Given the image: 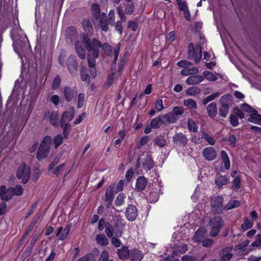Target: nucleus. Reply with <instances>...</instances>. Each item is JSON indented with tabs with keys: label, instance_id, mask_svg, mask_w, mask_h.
Masks as SVG:
<instances>
[{
	"label": "nucleus",
	"instance_id": "nucleus-63",
	"mask_svg": "<svg viewBox=\"0 0 261 261\" xmlns=\"http://www.w3.org/2000/svg\"><path fill=\"white\" fill-rule=\"evenodd\" d=\"M240 109L243 111L251 113L254 111L250 106L246 103L241 104L240 105Z\"/></svg>",
	"mask_w": 261,
	"mask_h": 261
},
{
	"label": "nucleus",
	"instance_id": "nucleus-16",
	"mask_svg": "<svg viewBox=\"0 0 261 261\" xmlns=\"http://www.w3.org/2000/svg\"><path fill=\"white\" fill-rule=\"evenodd\" d=\"M125 216L129 221H134L137 216V209L136 206L133 204L129 205L126 208Z\"/></svg>",
	"mask_w": 261,
	"mask_h": 261
},
{
	"label": "nucleus",
	"instance_id": "nucleus-43",
	"mask_svg": "<svg viewBox=\"0 0 261 261\" xmlns=\"http://www.w3.org/2000/svg\"><path fill=\"white\" fill-rule=\"evenodd\" d=\"M187 124L188 128L190 131L193 132L194 133H196L197 132V125L193 120L191 119H188Z\"/></svg>",
	"mask_w": 261,
	"mask_h": 261
},
{
	"label": "nucleus",
	"instance_id": "nucleus-62",
	"mask_svg": "<svg viewBox=\"0 0 261 261\" xmlns=\"http://www.w3.org/2000/svg\"><path fill=\"white\" fill-rule=\"evenodd\" d=\"M84 94L82 93H80L78 94L77 98V107L79 109L81 108L83 106V103L84 101Z\"/></svg>",
	"mask_w": 261,
	"mask_h": 261
},
{
	"label": "nucleus",
	"instance_id": "nucleus-9",
	"mask_svg": "<svg viewBox=\"0 0 261 261\" xmlns=\"http://www.w3.org/2000/svg\"><path fill=\"white\" fill-rule=\"evenodd\" d=\"M113 220L115 221L114 227L118 228L117 230L115 231V235L117 237H121L123 233V228L124 226V224L122 223V218L120 215H115L113 217Z\"/></svg>",
	"mask_w": 261,
	"mask_h": 261
},
{
	"label": "nucleus",
	"instance_id": "nucleus-48",
	"mask_svg": "<svg viewBox=\"0 0 261 261\" xmlns=\"http://www.w3.org/2000/svg\"><path fill=\"white\" fill-rule=\"evenodd\" d=\"M203 74L204 77L210 81L214 82L217 80V77L210 71H204Z\"/></svg>",
	"mask_w": 261,
	"mask_h": 261
},
{
	"label": "nucleus",
	"instance_id": "nucleus-53",
	"mask_svg": "<svg viewBox=\"0 0 261 261\" xmlns=\"http://www.w3.org/2000/svg\"><path fill=\"white\" fill-rule=\"evenodd\" d=\"M63 140V137L62 134H59L54 138V142L55 144V147L56 148H57L62 143Z\"/></svg>",
	"mask_w": 261,
	"mask_h": 261
},
{
	"label": "nucleus",
	"instance_id": "nucleus-40",
	"mask_svg": "<svg viewBox=\"0 0 261 261\" xmlns=\"http://www.w3.org/2000/svg\"><path fill=\"white\" fill-rule=\"evenodd\" d=\"M201 90L197 87H191L189 88L187 91L186 94L190 96H195L200 93Z\"/></svg>",
	"mask_w": 261,
	"mask_h": 261
},
{
	"label": "nucleus",
	"instance_id": "nucleus-60",
	"mask_svg": "<svg viewBox=\"0 0 261 261\" xmlns=\"http://www.w3.org/2000/svg\"><path fill=\"white\" fill-rule=\"evenodd\" d=\"M108 16L109 24H110L111 25H114L115 17V11L114 10H111L110 11Z\"/></svg>",
	"mask_w": 261,
	"mask_h": 261
},
{
	"label": "nucleus",
	"instance_id": "nucleus-5",
	"mask_svg": "<svg viewBox=\"0 0 261 261\" xmlns=\"http://www.w3.org/2000/svg\"><path fill=\"white\" fill-rule=\"evenodd\" d=\"M94 24L95 28L99 25L102 31L107 32L108 30V19L107 18V15L105 13H102L101 15H99L94 20Z\"/></svg>",
	"mask_w": 261,
	"mask_h": 261
},
{
	"label": "nucleus",
	"instance_id": "nucleus-41",
	"mask_svg": "<svg viewBox=\"0 0 261 261\" xmlns=\"http://www.w3.org/2000/svg\"><path fill=\"white\" fill-rule=\"evenodd\" d=\"M188 250V246L186 244H181L175 247L174 253L176 254H182Z\"/></svg>",
	"mask_w": 261,
	"mask_h": 261
},
{
	"label": "nucleus",
	"instance_id": "nucleus-39",
	"mask_svg": "<svg viewBox=\"0 0 261 261\" xmlns=\"http://www.w3.org/2000/svg\"><path fill=\"white\" fill-rule=\"evenodd\" d=\"M154 144L160 147H163L166 145V141L163 137L162 136H159L154 139Z\"/></svg>",
	"mask_w": 261,
	"mask_h": 261
},
{
	"label": "nucleus",
	"instance_id": "nucleus-35",
	"mask_svg": "<svg viewBox=\"0 0 261 261\" xmlns=\"http://www.w3.org/2000/svg\"><path fill=\"white\" fill-rule=\"evenodd\" d=\"M117 253L120 259H125L129 256L130 254L129 250L126 247H123L121 249H118Z\"/></svg>",
	"mask_w": 261,
	"mask_h": 261
},
{
	"label": "nucleus",
	"instance_id": "nucleus-20",
	"mask_svg": "<svg viewBox=\"0 0 261 261\" xmlns=\"http://www.w3.org/2000/svg\"><path fill=\"white\" fill-rule=\"evenodd\" d=\"M147 179L143 176L139 177L136 181V188L139 192L144 190L147 185Z\"/></svg>",
	"mask_w": 261,
	"mask_h": 261
},
{
	"label": "nucleus",
	"instance_id": "nucleus-11",
	"mask_svg": "<svg viewBox=\"0 0 261 261\" xmlns=\"http://www.w3.org/2000/svg\"><path fill=\"white\" fill-rule=\"evenodd\" d=\"M173 143L177 146H185L188 142V139L183 133H176L173 138Z\"/></svg>",
	"mask_w": 261,
	"mask_h": 261
},
{
	"label": "nucleus",
	"instance_id": "nucleus-6",
	"mask_svg": "<svg viewBox=\"0 0 261 261\" xmlns=\"http://www.w3.org/2000/svg\"><path fill=\"white\" fill-rule=\"evenodd\" d=\"M117 12L121 20L117 21L116 23L114 22V25H115L116 31L118 32L120 35H121L123 30L122 22H125L126 18L123 12V7L121 5H119L117 7Z\"/></svg>",
	"mask_w": 261,
	"mask_h": 261
},
{
	"label": "nucleus",
	"instance_id": "nucleus-51",
	"mask_svg": "<svg viewBox=\"0 0 261 261\" xmlns=\"http://www.w3.org/2000/svg\"><path fill=\"white\" fill-rule=\"evenodd\" d=\"M71 227V226L70 224H68L66 226L63 231L61 233V235L59 237L60 240L63 241L67 238L70 232Z\"/></svg>",
	"mask_w": 261,
	"mask_h": 261
},
{
	"label": "nucleus",
	"instance_id": "nucleus-18",
	"mask_svg": "<svg viewBox=\"0 0 261 261\" xmlns=\"http://www.w3.org/2000/svg\"><path fill=\"white\" fill-rule=\"evenodd\" d=\"M74 114V108L73 107H71L69 108V111L63 112L60 120H63V122H69L73 119Z\"/></svg>",
	"mask_w": 261,
	"mask_h": 261
},
{
	"label": "nucleus",
	"instance_id": "nucleus-49",
	"mask_svg": "<svg viewBox=\"0 0 261 261\" xmlns=\"http://www.w3.org/2000/svg\"><path fill=\"white\" fill-rule=\"evenodd\" d=\"M101 48L103 50L105 53L108 56H110L112 52V47L107 43L101 44Z\"/></svg>",
	"mask_w": 261,
	"mask_h": 261
},
{
	"label": "nucleus",
	"instance_id": "nucleus-57",
	"mask_svg": "<svg viewBox=\"0 0 261 261\" xmlns=\"http://www.w3.org/2000/svg\"><path fill=\"white\" fill-rule=\"evenodd\" d=\"M253 225L252 222L248 219H246L242 224L241 228L243 230H246L250 228Z\"/></svg>",
	"mask_w": 261,
	"mask_h": 261
},
{
	"label": "nucleus",
	"instance_id": "nucleus-19",
	"mask_svg": "<svg viewBox=\"0 0 261 261\" xmlns=\"http://www.w3.org/2000/svg\"><path fill=\"white\" fill-rule=\"evenodd\" d=\"M114 188L110 186L106 190L105 194V201L107 203V207L109 208L112 204L114 199Z\"/></svg>",
	"mask_w": 261,
	"mask_h": 261
},
{
	"label": "nucleus",
	"instance_id": "nucleus-55",
	"mask_svg": "<svg viewBox=\"0 0 261 261\" xmlns=\"http://www.w3.org/2000/svg\"><path fill=\"white\" fill-rule=\"evenodd\" d=\"M229 108L227 106H223L221 105L219 108L220 115L223 118H225L228 113Z\"/></svg>",
	"mask_w": 261,
	"mask_h": 261
},
{
	"label": "nucleus",
	"instance_id": "nucleus-25",
	"mask_svg": "<svg viewBox=\"0 0 261 261\" xmlns=\"http://www.w3.org/2000/svg\"><path fill=\"white\" fill-rule=\"evenodd\" d=\"M75 48L79 58L82 60L85 59L86 58V54L82 43L79 41H76L75 43Z\"/></svg>",
	"mask_w": 261,
	"mask_h": 261
},
{
	"label": "nucleus",
	"instance_id": "nucleus-61",
	"mask_svg": "<svg viewBox=\"0 0 261 261\" xmlns=\"http://www.w3.org/2000/svg\"><path fill=\"white\" fill-rule=\"evenodd\" d=\"M77 261H95V259L93 254H88L79 258Z\"/></svg>",
	"mask_w": 261,
	"mask_h": 261
},
{
	"label": "nucleus",
	"instance_id": "nucleus-1",
	"mask_svg": "<svg viewBox=\"0 0 261 261\" xmlns=\"http://www.w3.org/2000/svg\"><path fill=\"white\" fill-rule=\"evenodd\" d=\"M83 42L88 51L87 59L90 73L91 77L95 78L97 75L95 59L99 56V48H101V43L95 38H93L91 40L88 36L85 35L83 37Z\"/></svg>",
	"mask_w": 261,
	"mask_h": 261
},
{
	"label": "nucleus",
	"instance_id": "nucleus-22",
	"mask_svg": "<svg viewBox=\"0 0 261 261\" xmlns=\"http://www.w3.org/2000/svg\"><path fill=\"white\" fill-rule=\"evenodd\" d=\"M161 117L162 118V123L163 124H166L167 123H174L177 120V117L174 116L172 112L164 115H161Z\"/></svg>",
	"mask_w": 261,
	"mask_h": 261
},
{
	"label": "nucleus",
	"instance_id": "nucleus-29",
	"mask_svg": "<svg viewBox=\"0 0 261 261\" xmlns=\"http://www.w3.org/2000/svg\"><path fill=\"white\" fill-rule=\"evenodd\" d=\"M66 36L71 42H73L77 36L75 28L73 27L68 28L66 31Z\"/></svg>",
	"mask_w": 261,
	"mask_h": 261
},
{
	"label": "nucleus",
	"instance_id": "nucleus-32",
	"mask_svg": "<svg viewBox=\"0 0 261 261\" xmlns=\"http://www.w3.org/2000/svg\"><path fill=\"white\" fill-rule=\"evenodd\" d=\"M142 165L143 168H144L146 170H150L153 168L154 163L152 159L150 156L147 155L146 156L144 160V162L143 163Z\"/></svg>",
	"mask_w": 261,
	"mask_h": 261
},
{
	"label": "nucleus",
	"instance_id": "nucleus-47",
	"mask_svg": "<svg viewBox=\"0 0 261 261\" xmlns=\"http://www.w3.org/2000/svg\"><path fill=\"white\" fill-rule=\"evenodd\" d=\"M220 95V93L218 92L213 93V94L209 95L208 96L206 97V98H205L202 101V103L204 105H206L208 102L213 100V99H215L216 98L219 96Z\"/></svg>",
	"mask_w": 261,
	"mask_h": 261
},
{
	"label": "nucleus",
	"instance_id": "nucleus-27",
	"mask_svg": "<svg viewBox=\"0 0 261 261\" xmlns=\"http://www.w3.org/2000/svg\"><path fill=\"white\" fill-rule=\"evenodd\" d=\"M247 121L261 125V115L257 114L256 112L254 111L251 113L250 117L247 119Z\"/></svg>",
	"mask_w": 261,
	"mask_h": 261
},
{
	"label": "nucleus",
	"instance_id": "nucleus-58",
	"mask_svg": "<svg viewBox=\"0 0 261 261\" xmlns=\"http://www.w3.org/2000/svg\"><path fill=\"white\" fill-rule=\"evenodd\" d=\"M124 198L125 195L123 193L118 194L115 200V204L116 206L121 205L124 201Z\"/></svg>",
	"mask_w": 261,
	"mask_h": 261
},
{
	"label": "nucleus",
	"instance_id": "nucleus-24",
	"mask_svg": "<svg viewBox=\"0 0 261 261\" xmlns=\"http://www.w3.org/2000/svg\"><path fill=\"white\" fill-rule=\"evenodd\" d=\"M206 230L205 228L202 227L199 228L195 232L193 240L195 242H200L204 237Z\"/></svg>",
	"mask_w": 261,
	"mask_h": 261
},
{
	"label": "nucleus",
	"instance_id": "nucleus-10",
	"mask_svg": "<svg viewBox=\"0 0 261 261\" xmlns=\"http://www.w3.org/2000/svg\"><path fill=\"white\" fill-rule=\"evenodd\" d=\"M233 247H226L222 249L219 252V257L220 261H229L232 257L231 253Z\"/></svg>",
	"mask_w": 261,
	"mask_h": 261
},
{
	"label": "nucleus",
	"instance_id": "nucleus-2",
	"mask_svg": "<svg viewBox=\"0 0 261 261\" xmlns=\"http://www.w3.org/2000/svg\"><path fill=\"white\" fill-rule=\"evenodd\" d=\"M223 224L222 219L219 216H215L210 219L208 226L210 228V235L215 237L219 234Z\"/></svg>",
	"mask_w": 261,
	"mask_h": 261
},
{
	"label": "nucleus",
	"instance_id": "nucleus-52",
	"mask_svg": "<svg viewBox=\"0 0 261 261\" xmlns=\"http://www.w3.org/2000/svg\"><path fill=\"white\" fill-rule=\"evenodd\" d=\"M241 180L240 178L236 176L232 181L231 188L236 191L238 190L240 188Z\"/></svg>",
	"mask_w": 261,
	"mask_h": 261
},
{
	"label": "nucleus",
	"instance_id": "nucleus-33",
	"mask_svg": "<svg viewBox=\"0 0 261 261\" xmlns=\"http://www.w3.org/2000/svg\"><path fill=\"white\" fill-rule=\"evenodd\" d=\"M61 127L63 128V134L65 138H67L69 135L70 129V125L69 122H63V120L60 121Z\"/></svg>",
	"mask_w": 261,
	"mask_h": 261
},
{
	"label": "nucleus",
	"instance_id": "nucleus-36",
	"mask_svg": "<svg viewBox=\"0 0 261 261\" xmlns=\"http://www.w3.org/2000/svg\"><path fill=\"white\" fill-rule=\"evenodd\" d=\"M96 240L97 243L101 246H106L109 243L108 239L103 234H97Z\"/></svg>",
	"mask_w": 261,
	"mask_h": 261
},
{
	"label": "nucleus",
	"instance_id": "nucleus-31",
	"mask_svg": "<svg viewBox=\"0 0 261 261\" xmlns=\"http://www.w3.org/2000/svg\"><path fill=\"white\" fill-rule=\"evenodd\" d=\"M206 109L210 117L214 118L216 116L217 110V105L215 102H213L209 104Z\"/></svg>",
	"mask_w": 261,
	"mask_h": 261
},
{
	"label": "nucleus",
	"instance_id": "nucleus-37",
	"mask_svg": "<svg viewBox=\"0 0 261 261\" xmlns=\"http://www.w3.org/2000/svg\"><path fill=\"white\" fill-rule=\"evenodd\" d=\"M240 205V201L237 200H232L229 201L225 206L224 208L225 210H229L235 207H238Z\"/></svg>",
	"mask_w": 261,
	"mask_h": 261
},
{
	"label": "nucleus",
	"instance_id": "nucleus-50",
	"mask_svg": "<svg viewBox=\"0 0 261 261\" xmlns=\"http://www.w3.org/2000/svg\"><path fill=\"white\" fill-rule=\"evenodd\" d=\"M105 232L108 237L112 238L113 236L114 229L110 223H107L105 227Z\"/></svg>",
	"mask_w": 261,
	"mask_h": 261
},
{
	"label": "nucleus",
	"instance_id": "nucleus-28",
	"mask_svg": "<svg viewBox=\"0 0 261 261\" xmlns=\"http://www.w3.org/2000/svg\"><path fill=\"white\" fill-rule=\"evenodd\" d=\"M143 256L142 253L140 250L137 249L132 250L129 254V258L132 261H141Z\"/></svg>",
	"mask_w": 261,
	"mask_h": 261
},
{
	"label": "nucleus",
	"instance_id": "nucleus-59",
	"mask_svg": "<svg viewBox=\"0 0 261 261\" xmlns=\"http://www.w3.org/2000/svg\"><path fill=\"white\" fill-rule=\"evenodd\" d=\"M81 80L83 81H86L89 83L90 78L89 75L86 73V69L83 68L81 71Z\"/></svg>",
	"mask_w": 261,
	"mask_h": 261
},
{
	"label": "nucleus",
	"instance_id": "nucleus-15",
	"mask_svg": "<svg viewBox=\"0 0 261 261\" xmlns=\"http://www.w3.org/2000/svg\"><path fill=\"white\" fill-rule=\"evenodd\" d=\"M202 153L205 159L210 161L215 160L217 156V151L213 147H206Z\"/></svg>",
	"mask_w": 261,
	"mask_h": 261
},
{
	"label": "nucleus",
	"instance_id": "nucleus-38",
	"mask_svg": "<svg viewBox=\"0 0 261 261\" xmlns=\"http://www.w3.org/2000/svg\"><path fill=\"white\" fill-rule=\"evenodd\" d=\"M184 105L185 106L189 109H196L197 105L196 101L192 99H187L184 101Z\"/></svg>",
	"mask_w": 261,
	"mask_h": 261
},
{
	"label": "nucleus",
	"instance_id": "nucleus-13",
	"mask_svg": "<svg viewBox=\"0 0 261 261\" xmlns=\"http://www.w3.org/2000/svg\"><path fill=\"white\" fill-rule=\"evenodd\" d=\"M199 54V51H197L196 49L194 48V45L193 43H190L188 47V58L189 59H194L195 62L196 63H198L201 60L202 57V54L200 53V56L199 59L197 60L196 59V56H198Z\"/></svg>",
	"mask_w": 261,
	"mask_h": 261
},
{
	"label": "nucleus",
	"instance_id": "nucleus-46",
	"mask_svg": "<svg viewBox=\"0 0 261 261\" xmlns=\"http://www.w3.org/2000/svg\"><path fill=\"white\" fill-rule=\"evenodd\" d=\"M92 12L94 19L96 18L99 15H101V13H100V7L98 4H94L92 6Z\"/></svg>",
	"mask_w": 261,
	"mask_h": 261
},
{
	"label": "nucleus",
	"instance_id": "nucleus-56",
	"mask_svg": "<svg viewBox=\"0 0 261 261\" xmlns=\"http://www.w3.org/2000/svg\"><path fill=\"white\" fill-rule=\"evenodd\" d=\"M172 113L174 114V116L177 117L178 120L179 116L184 113L183 109L179 107H175L173 108Z\"/></svg>",
	"mask_w": 261,
	"mask_h": 261
},
{
	"label": "nucleus",
	"instance_id": "nucleus-4",
	"mask_svg": "<svg viewBox=\"0 0 261 261\" xmlns=\"http://www.w3.org/2000/svg\"><path fill=\"white\" fill-rule=\"evenodd\" d=\"M223 201V199L221 196H214L212 198L211 206L214 213L220 214L225 210Z\"/></svg>",
	"mask_w": 261,
	"mask_h": 261
},
{
	"label": "nucleus",
	"instance_id": "nucleus-45",
	"mask_svg": "<svg viewBox=\"0 0 261 261\" xmlns=\"http://www.w3.org/2000/svg\"><path fill=\"white\" fill-rule=\"evenodd\" d=\"M10 189H12L13 196H21L23 193V188L20 185H16L14 187H10Z\"/></svg>",
	"mask_w": 261,
	"mask_h": 261
},
{
	"label": "nucleus",
	"instance_id": "nucleus-30",
	"mask_svg": "<svg viewBox=\"0 0 261 261\" xmlns=\"http://www.w3.org/2000/svg\"><path fill=\"white\" fill-rule=\"evenodd\" d=\"M82 25L87 34H92L93 31V26L89 19H84L82 21Z\"/></svg>",
	"mask_w": 261,
	"mask_h": 261
},
{
	"label": "nucleus",
	"instance_id": "nucleus-7",
	"mask_svg": "<svg viewBox=\"0 0 261 261\" xmlns=\"http://www.w3.org/2000/svg\"><path fill=\"white\" fill-rule=\"evenodd\" d=\"M17 177L19 179L22 178V182L26 184L29 181L30 172L28 169L26 168V164L23 163L18 168L17 171Z\"/></svg>",
	"mask_w": 261,
	"mask_h": 261
},
{
	"label": "nucleus",
	"instance_id": "nucleus-34",
	"mask_svg": "<svg viewBox=\"0 0 261 261\" xmlns=\"http://www.w3.org/2000/svg\"><path fill=\"white\" fill-rule=\"evenodd\" d=\"M125 13L128 15H131L134 10V4L132 1H126L124 4Z\"/></svg>",
	"mask_w": 261,
	"mask_h": 261
},
{
	"label": "nucleus",
	"instance_id": "nucleus-12",
	"mask_svg": "<svg viewBox=\"0 0 261 261\" xmlns=\"http://www.w3.org/2000/svg\"><path fill=\"white\" fill-rule=\"evenodd\" d=\"M12 189H6L5 186L0 187V198L3 201H8L13 197Z\"/></svg>",
	"mask_w": 261,
	"mask_h": 261
},
{
	"label": "nucleus",
	"instance_id": "nucleus-14",
	"mask_svg": "<svg viewBox=\"0 0 261 261\" xmlns=\"http://www.w3.org/2000/svg\"><path fill=\"white\" fill-rule=\"evenodd\" d=\"M44 118L48 119L50 123L53 126L56 127L59 126V114L57 112L54 111L51 112H47L45 113Z\"/></svg>",
	"mask_w": 261,
	"mask_h": 261
},
{
	"label": "nucleus",
	"instance_id": "nucleus-42",
	"mask_svg": "<svg viewBox=\"0 0 261 261\" xmlns=\"http://www.w3.org/2000/svg\"><path fill=\"white\" fill-rule=\"evenodd\" d=\"M161 122L162 123V118L161 117V115L152 119L150 122V125L153 128H158L160 127Z\"/></svg>",
	"mask_w": 261,
	"mask_h": 261
},
{
	"label": "nucleus",
	"instance_id": "nucleus-17",
	"mask_svg": "<svg viewBox=\"0 0 261 261\" xmlns=\"http://www.w3.org/2000/svg\"><path fill=\"white\" fill-rule=\"evenodd\" d=\"M67 67L69 72L72 74L77 71V63L74 56H70L67 59Z\"/></svg>",
	"mask_w": 261,
	"mask_h": 261
},
{
	"label": "nucleus",
	"instance_id": "nucleus-23",
	"mask_svg": "<svg viewBox=\"0 0 261 261\" xmlns=\"http://www.w3.org/2000/svg\"><path fill=\"white\" fill-rule=\"evenodd\" d=\"M203 81V77L201 75H195L189 76L186 80V83L188 85L198 84Z\"/></svg>",
	"mask_w": 261,
	"mask_h": 261
},
{
	"label": "nucleus",
	"instance_id": "nucleus-26",
	"mask_svg": "<svg viewBox=\"0 0 261 261\" xmlns=\"http://www.w3.org/2000/svg\"><path fill=\"white\" fill-rule=\"evenodd\" d=\"M229 180V178L227 176H222L221 175H217L215 178V184L219 187L221 188L223 186L226 185Z\"/></svg>",
	"mask_w": 261,
	"mask_h": 261
},
{
	"label": "nucleus",
	"instance_id": "nucleus-21",
	"mask_svg": "<svg viewBox=\"0 0 261 261\" xmlns=\"http://www.w3.org/2000/svg\"><path fill=\"white\" fill-rule=\"evenodd\" d=\"M222 106L231 107L233 105L232 96L229 94H226L222 96L220 100Z\"/></svg>",
	"mask_w": 261,
	"mask_h": 261
},
{
	"label": "nucleus",
	"instance_id": "nucleus-8",
	"mask_svg": "<svg viewBox=\"0 0 261 261\" xmlns=\"http://www.w3.org/2000/svg\"><path fill=\"white\" fill-rule=\"evenodd\" d=\"M64 97L67 102L74 100L77 94L76 88L74 87H65L63 89Z\"/></svg>",
	"mask_w": 261,
	"mask_h": 261
},
{
	"label": "nucleus",
	"instance_id": "nucleus-64",
	"mask_svg": "<svg viewBox=\"0 0 261 261\" xmlns=\"http://www.w3.org/2000/svg\"><path fill=\"white\" fill-rule=\"evenodd\" d=\"M230 122L231 124L234 126L236 127L239 124V121L237 116L234 114H231L230 115Z\"/></svg>",
	"mask_w": 261,
	"mask_h": 261
},
{
	"label": "nucleus",
	"instance_id": "nucleus-44",
	"mask_svg": "<svg viewBox=\"0 0 261 261\" xmlns=\"http://www.w3.org/2000/svg\"><path fill=\"white\" fill-rule=\"evenodd\" d=\"M205 38L202 37H200V41L199 42H197L195 47H194L195 49H196L197 51H199V54L198 56H196V59L198 60L199 59L200 56V53L202 54V47H201V44H203L205 42Z\"/></svg>",
	"mask_w": 261,
	"mask_h": 261
},
{
	"label": "nucleus",
	"instance_id": "nucleus-3",
	"mask_svg": "<svg viewBox=\"0 0 261 261\" xmlns=\"http://www.w3.org/2000/svg\"><path fill=\"white\" fill-rule=\"evenodd\" d=\"M51 142V138L49 136H46L43 139L37 153V158L41 161L45 158L50 150V144Z\"/></svg>",
	"mask_w": 261,
	"mask_h": 261
},
{
	"label": "nucleus",
	"instance_id": "nucleus-54",
	"mask_svg": "<svg viewBox=\"0 0 261 261\" xmlns=\"http://www.w3.org/2000/svg\"><path fill=\"white\" fill-rule=\"evenodd\" d=\"M202 137L209 144L213 145L215 144L216 141L214 140V139L212 137L210 136L206 133L202 132Z\"/></svg>",
	"mask_w": 261,
	"mask_h": 261
}]
</instances>
